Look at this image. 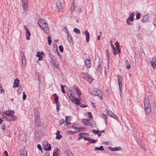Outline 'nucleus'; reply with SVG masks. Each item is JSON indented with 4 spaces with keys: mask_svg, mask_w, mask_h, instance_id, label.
<instances>
[{
    "mask_svg": "<svg viewBox=\"0 0 156 156\" xmlns=\"http://www.w3.org/2000/svg\"><path fill=\"white\" fill-rule=\"evenodd\" d=\"M38 24L45 33L48 34L49 33L48 24L45 20L43 19L39 20Z\"/></svg>",
    "mask_w": 156,
    "mask_h": 156,
    "instance_id": "obj_1",
    "label": "nucleus"
},
{
    "mask_svg": "<svg viewBox=\"0 0 156 156\" xmlns=\"http://www.w3.org/2000/svg\"><path fill=\"white\" fill-rule=\"evenodd\" d=\"M144 110L145 114H148L151 111V104L148 98H146L144 100Z\"/></svg>",
    "mask_w": 156,
    "mask_h": 156,
    "instance_id": "obj_2",
    "label": "nucleus"
},
{
    "mask_svg": "<svg viewBox=\"0 0 156 156\" xmlns=\"http://www.w3.org/2000/svg\"><path fill=\"white\" fill-rule=\"evenodd\" d=\"M43 145L44 149L45 151H49L51 150V147L50 144H48L47 141H44L43 142Z\"/></svg>",
    "mask_w": 156,
    "mask_h": 156,
    "instance_id": "obj_3",
    "label": "nucleus"
},
{
    "mask_svg": "<svg viewBox=\"0 0 156 156\" xmlns=\"http://www.w3.org/2000/svg\"><path fill=\"white\" fill-rule=\"evenodd\" d=\"M117 76L119 89L120 90V94L121 96L122 93V78L121 76L119 75H118Z\"/></svg>",
    "mask_w": 156,
    "mask_h": 156,
    "instance_id": "obj_4",
    "label": "nucleus"
},
{
    "mask_svg": "<svg viewBox=\"0 0 156 156\" xmlns=\"http://www.w3.org/2000/svg\"><path fill=\"white\" fill-rule=\"evenodd\" d=\"M134 15L133 12L132 13L130 14L129 17L126 20V23L128 25H133V23H130L129 21L133 22L134 21V18L133 16Z\"/></svg>",
    "mask_w": 156,
    "mask_h": 156,
    "instance_id": "obj_5",
    "label": "nucleus"
},
{
    "mask_svg": "<svg viewBox=\"0 0 156 156\" xmlns=\"http://www.w3.org/2000/svg\"><path fill=\"white\" fill-rule=\"evenodd\" d=\"M92 94L94 96H98L100 97V98H101V99H102V94L101 93V91L98 89L94 90H93L92 92Z\"/></svg>",
    "mask_w": 156,
    "mask_h": 156,
    "instance_id": "obj_6",
    "label": "nucleus"
},
{
    "mask_svg": "<svg viewBox=\"0 0 156 156\" xmlns=\"http://www.w3.org/2000/svg\"><path fill=\"white\" fill-rule=\"evenodd\" d=\"M23 9L24 10H26L28 7V0H23L22 1Z\"/></svg>",
    "mask_w": 156,
    "mask_h": 156,
    "instance_id": "obj_7",
    "label": "nucleus"
},
{
    "mask_svg": "<svg viewBox=\"0 0 156 156\" xmlns=\"http://www.w3.org/2000/svg\"><path fill=\"white\" fill-rule=\"evenodd\" d=\"M5 114L9 117H12L14 115V112L11 110H6L5 112Z\"/></svg>",
    "mask_w": 156,
    "mask_h": 156,
    "instance_id": "obj_8",
    "label": "nucleus"
},
{
    "mask_svg": "<svg viewBox=\"0 0 156 156\" xmlns=\"http://www.w3.org/2000/svg\"><path fill=\"white\" fill-rule=\"evenodd\" d=\"M21 53L22 64L23 66H24L25 67L26 65V62L24 56V54L23 52H22Z\"/></svg>",
    "mask_w": 156,
    "mask_h": 156,
    "instance_id": "obj_9",
    "label": "nucleus"
},
{
    "mask_svg": "<svg viewBox=\"0 0 156 156\" xmlns=\"http://www.w3.org/2000/svg\"><path fill=\"white\" fill-rule=\"evenodd\" d=\"M72 93L73 91L71 90H69L67 92V95L71 101L73 100V98H74V97L72 95Z\"/></svg>",
    "mask_w": 156,
    "mask_h": 156,
    "instance_id": "obj_10",
    "label": "nucleus"
},
{
    "mask_svg": "<svg viewBox=\"0 0 156 156\" xmlns=\"http://www.w3.org/2000/svg\"><path fill=\"white\" fill-rule=\"evenodd\" d=\"M34 118H37L40 117L39 111L36 108H34Z\"/></svg>",
    "mask_w": 156,
    "mask_h": 156,
    "instance_id": "obj_11",
    "label": "nucleus"
},
{
    "mask_svg": "<svg viewBox=\"0 0 156 156\" xmlns=\"http://www.w3.org/2000/svg\"><path fill=\"white\" fill-rule=\"evenodd\" d=\"M12 116H13V117L12 118H10L9 119H8L6 116L5 117L4 116H3L2 117V118H5V119L6 120L9 121H14L17 119V116H14L13 115Z\"/></svg>",
    "mask_w": 156,
    "mask_h": 156,
    "instance_id": "obj_12",
    "label": "nucleus"
},
{
    "mask_svg": "<svg viewBox=\"0 0 156 156\" xmlns=\"http://www.w3.org/2000/svg\"><path fill=\"white\" fill-rule=\"evenodd\" d=\"M35 125L37 126H39L41 123L40 117L35 118Z\"/></svg>",
    "mask_w": 156,
    "mask_h": 156,
    "instance_id": "obj_13",
    "label": "nucleus"
},
{
    "mask_svg": "<svg viewBox=\"0 0 156 156\" xmlns=\"http://www.w3.org/2000/svg\"><path fill=\"white\" fill-rule=\"evenodd\" d=\"M19 80L17 78H16L14 81V84L13 85V87L14 88L18 87H19Z\"/></svg>",
    "mask_w": 156,
    "mask_h": 156,
    "instance_id": "obj_14",
    "label": "nucleus"
},
{
    "mask_svg": "<svg viewBox=\"0 0 156 156\" xmlns=\"http://www.w3.org/2000/svg\"><path fill=\"white\" fill-rule=\"evenodd\" d=\"M85 64L87 68H89L90 67L91 64L90 60L89 59H87L84 61Z\"/></svg>",
    "mask_w": 156,
    "mask_h": 156,
    "instance_id": "obj_15",
    "label": "nucleus"
},
{
    "mask_svg": "<svg viewBox=\"0 0 156 156\" xmlns=\"http://www.w3.org/2000/svg\"><path fill=\"white\" fill-rule=\"evenodd\" d=\"M63 151L64 152L66 153L67 156H73V154L69 150H66L65 148H64Z\"/></svg>",
    "mask_w": 156,
    "mask_h": 156,
    "instance_id": "obj_16",
    "label": "nucleus"
},
{
    "mask_svg": "<svg viewBox=\"0 0 156 156\" xmlns=\"http://www.w3.org/2000/svg\"><path fill=\"white\" fill-rule=\"evenodd\" d=\"M151 64L153 68L156 69V58L152 59L151 61Z\"/></svg>",
    "mask_w": 156,
    "mask_h": 156,
    "instance_id": "obj_17",
    "label": "nucleus"
},
{
    "mask_svg": "<svg viewBox=\"0 0 156 156\" xmlns=\"http://www.w3.org/2000/svg\"><path fill=\"white\" fill-rule=\"evenodd\" d=\"M85 34L86 35V41L87 43H88L89 41L90 34L89 32L87 31H85Z\"/></svg>",
    "mask_w": 156,
    "mask_h": 156,
    "instance_id": "obj_18",
    "label": "nucleus"
},
{
    "mask_svg": "<svg viewBox=\"0 0 156 156\" xmlns=\"http://www.w3.org/2000/svg\"><path fill=\"white\" fill-rule=\"evenodd\" d=\"M56 6L57 9L59 12L62 7V2L60 1H58L56 3Z\"/></svg>",
    "mask_w": 156,
    "mask_h": 156,
    "instance_id": "obj_19",
    "label": "nucleus"
},
{
    "mask_svg": "<svg viewBox=\"0 0 156 156\" xmlns=\"http://www.w3.org/2000/svg\"><path fill=\"white\" fill-rule=\"evenodd\" d=\"M90 119H84L82 120V122L85 125H88L89 123V121H91Z\"/></svg>",
    "mask_w": 156,
    "mask_h": 156,
    "instance_id": "obj_20",
    "label": "nucleus"
},
{
    "mask_svg": "<svg viewBox=\"0 0 156 156\" xmlns=\"http://www.w3.org/2000/svg\"><path fill=\"white\" fill-rule=\"evenodd\" d=\"M73 102H74V101H75V104L76 105H79L80 103V102L78 98H73V100H71Z\"/></svg>",
    "mask_w": 156,
    "mask_h": 156,
    "instance_id": "obj_21",
    "label": "nucleus"
},
{
    "mask_svg": "<svg viewBox=\"0 0 156 156\" xmlns=\"http://www.w3.org/2000/svg\"><path fill=\"white\" fill-rule=\"evenodd\" d=\"M36 56L38 57V60L39 61H41L43 59V57L41 55V53L39 51L37 52V54L36 55Z\"/></svg>",
    "mask_w": 156,
    "mask_h": 156,
    "instance_id": "obj_22",
    "label": "nucleus"
},
{
    "mask_svg": "<svg viewBox=\"0 0 156 156\" xmlns=\"http://www.w3.org/2000/svg\"><path fill=\"white\" fill-rule=\"evenodd\" d=\"M75 9V4L74 1H73L70 9V11L72 12Z\"/></svg>",
    "mask_w": 156,
    "mask_h": 156,
    "instance_id": "obj_23",
    "label": "nucleus"
},
{
    "mask_svg": "<svg viewBox=\"0 0 156 156\" xmlns=\"http://www.w3.org/2000/svg\"><path fill=\"white\" fill-rule=\"evenodd\" d=\"M148 17L147 15H146L143 16L142 20V22H146L148 20Z\"/></svg>",
    "mask_w": 156,
    "mask_h": 156,
    "instance_id": "obj_24",
    "label": "nucleus"
},
{
    "mask_svg": "<svg viewBox=\"0 0 156 156\" xmlns=\"http://www.w3.org/2000/svg\"><path fill=\"white\" fill-rule=\"evenodd\" d=\"M81 74L83 78L85 79L87 78V77H88V76L89 75L87 73H81Z\"/></svg>",
    "mask_w": 156,
    "mask_h": 156,
    "instance_id": "obj_25",
    "label": "nucleus"
},
{
    "mask_svg": "<svg viewBox=\"0 0 156 156\" xmlns=\"http://www.w3.org/2000/svg\"><path fill=\"white\" fill-rule=\"evenodd\" d=\"M56 139L60 140L61 138L62 137V136L60 135V132L58 130H57V133H56Z\"/></svg>",
    "mask_w": 156,
    "mask_h": 156,
    "instance_id": "obj_26",
    "label": "nucleus"
},
{
    "mask_svg": "<svg viewBox=\"0 0 156 156\" xmlns=\"http://www.w3.org/2000/svg\"><path fill=\"white\" fill-rule=\"evenodd\" d=\"M110 150L111 151H118L121 150V148L120 147H110Z\"/></svg>",
    "mask_w": 156,
    "mask_h": 156,
    "instance_id": "obj_27",
    "label": "nucleus"
},
{
    "mask_svg": "<svg viewBox=\"0 0 156 156\" xmlns=\"http://www.w3.org/2000/svg\"><path fill=\"white\" fill-rule=\"evenodd\" d=\"M67 34L68 41L69 42H71L72 41V37L69 34L67 33Z\"/></svg>",
    "mask_w": 156,
    "mask_h": 156,
    "instance_id": "obj_28",
    "label": "nucleus"
},
{
    "mask_svg": "<svg viewBox=\"0 0 156 156\" xmlns=\"http://www.w3.org/2000/svg\"><path fill=\"white\" fill-rule=\"evenodd\" d=\"M26 38L27 40H29L30 39V38L29 37L30 36V33L29 31V30L28 31H26Z\"/></svg>",
    "mask_w": 156,
    "mask_h": 156,
    "instance_id": "obj_29",
    "label": "nucleus"
},
{
    "mask_svg": "<svg viewBox=\"0 0 156 156\" xmlns=\"http://www.w3.org/2000/svg\"><path fill=\"white\" fill-rule=\"evenodd\" d=\"M101 115L102 117L105 119V122L106 123L108 120L107 117V116L105 114L103 113H102L101 114Z\"/></svg>",
    "mask_w": 156,
    "mask_h": 156,
    "instance_id": "obj_30",
    "label": "nucleus"
},
{
    "mask_svg": "<svg viewBox=\"0 0 156 156\" xmlns=\"http://www.w3.org/2000/svg\"><path fill=\"white\" fill-rule=\"evenodd\" d=\"M94 149L96 150H99L100 151H104L105 149L102 146H100L99 147H96L94 148Z\"/></svg>",
    "mask_w": 156,
    "mask_h": 156,
    "instance_id": "obj_31",
    "label": "nucleus"
},
{
    "mask_svg": "<svg viewBox=\"0 0 156 156\" xmlns=\"http://www.w3.org/2000/svg\"><path fill=\"white\" fill-rule=\"evenodd\" d=\"M76 93L77 94V95L78 97H80V96L81 94V92L80 89L78 87H76Z\"/></svg>",
    "mask_w": 156,
    "mask_h": 156,
    "instance_id": "obj_32",
    "label": "nucleus"
},
{
    "mask_svg": "<svg viewBox=\"0 0 156 156\" xmlns=\"http://www.w3.org/2000/svg\"><path fill=\"white\" fill-rule=\"evenodd\" d=\"M86 79L90 83L92 82L93 80L89 75L88 76V77H87V78H86Z\"/></svg>",
    "mask_w": 156,
    "mask_h": 156,
    "instance_id": "obj_33",
    "label": "nucleus"
},
{
    "mask_svg": "<svg viewBox=\"0 0 156 156\" xmlns=\"http://www.w3.org/2000/svg\"><path fill=\"white\" fill-rule=\"evenodd\" d=\"M53 62V64L55 65V66L57 68H59V65L57 62L55 60H53L52 61Z\"/></svg>",
    "mask_w": 156,
    "mask_h": 156,
    "instance_id": "obj_34",
    "label": "nucleus"
},
{
    "mask_svg": "<svg viewBox=\"0 0 156 156\" xmlns=\"http://www.w3.org/2000/svg\"><path fill=\"white\" fill-rule=\"evenodd\" d=\"M27 152L25 151L21 152L20 154V156H27Z\"/></svg>",
    "mask_w": 156,
    "mask_h": 156,
    "instance_id": "obj_35",
    "label": "nucleus"
},
{
    "mask_svg": "<svg viewBox=\"0 0 156 156\" xmlns=\"http://www.w3.org/2000/svg\"><path fill=\"white\" fill-rule=\"evenodd\" d=\"M48 44L49 45H51V44L52 41H51V37L50 36H48Z\"/></svg>",
    "mask_w": 156,
    "mask_h": 156,
    "instance_id": "obj_36",
    "label": "nucleus"
},
{
    "mask_svg": "<svg viewBox=\"0 0 156 156\" xmlns=\"http://www.w3.org/2000/svg\"><path fill=\"white\" fill-rule=\"evenodd\" d=\"M73 31L76 34H80V30L77 28H75L73 29Z\"/></svg>",
    "mask_w": 156,
    "mask_h": 156,
    "instance_id": "obj_37",
    "label": "nucleus"
},
{
    "mask_svg": "<svg viewBox=\"0 0 156 156\" xmlns=\"http://www.w3.org/2000/svg\"><path fill=\"white\" fill-rule=\"evenodd\" d=\"M58 148H57L56 151H54L53 154V156H57L58 154Z\"/></svg>",
    "mask_w": 156,
    "mask_h": 156,
    "instance_id": "obj_38",
    "label": "nucleus"
},
{
    "mask_svg": "<svg viewBox=\"0 0 156 156\" xmlns=\"http://www.w3.org/2000/svg\"><path fill=\"white\" fill-rule=\"evenodd\" d=\"M107 113L110 117L112 116L114 114L110 110H109L107 112Z\"/></svg>",
    "mask_w": 156,
    "mask_h": 156,
    "instance_id": "obj_39",
    "label": "nucleus"
},
{
    "mask_svg": "<svg viewBox=\"0 0 156 156\" xmlns=\"http://www.w3.org/2000/svg\"><path fill=\"white\" fill-rule=\"evenodd\" d=\"M84 129H85L84 127H78L77 130H78L77 132H79L81 130H83Z\"/></svg>",
    "mask_w": 156,
    "mask_h": 156,
    "instance_id": "obj_40",
    "label": "nucleus"
},
{
    "mask_svg": "<svg viewBox=\"0 0 156 156\" xmlns=\"http://www.w3.org/2000/svg\"><path fill=\"white\" fill-rule=\"evenodd\" d=\"M100 132V131H98L95 129H93L92 130V133L95 134H98V133H99Z\"/></svg>",
    "mask_w": 156,
    "mask_h": 156,
    "instance_id": "obj_41",
    "label": "nucleus"
},
{
    "mask_svg": "<svg viewBox=\"0 0 156 156\" xmlns=\"http://www.w3.org/2000/svg\"><path fill=\"white\" fill-rule=\"evenodd\" d=\"M61 88L62 90V91L63 94H65L66 92L64 90V88L65 86H63L62 85H61Z\"/></svg>",
    "mask_w": 156,
    "mask_h": 156,
    "instance_id": "obj_42",
    "label": "nucleus"
},
{
    "mask_svg": "<svg viewBox=\"0 0 156 156\" xmlns=\"http://www.w3.org/2000/svg\"><path fill=\"white\" fill-rule=\"evenodd\" d=\"M59 48L60 51L61 52H62L63 51V48L62 45H60L59 46Z\"/></svg>",
    "mask_w": 156,
    "mask_h": 156,
    "instance_id": "obj_43",
    "label": "nucleus"
},
{
    "mask_svg": "<svg viewBox=\"0 0 156 156\" xmlns=\"http://www.w3.org/2000/svg\"><path fill=\"white\" fill-rule=\"evenodd\" d=\"M23 100H25V99H26V98L27 97V95L25 94V92H23Z\"/></svg>",
    "mask_w": 156,
    "mask_h": 156,
    "instance_id": "obj_44",
    "label": "nucleus"
},
{
    "mask_svg": "<svg viewBox=\"0 0 156 156\" xmlns=\"http://www.w3.org/2000/svg\"><path fill=\"white\" fill-rule=\"evenodd\" d=\"M72 128L74 129H76V130L77 129V128H78V126H77V124H73L72 126Z\"/></svg>",
    "mask_w": 156,
    "mask_h": 156,
    "instance_id": "obj_45",
    "label": "nucleus"
},
{
    "mask_svg": "<svg viewBox=\"0 0 156 156\" xmlns=\"http://www.w3.org/2000/svg\"><path fill=\"white\" fill-rule=\"evenodd\" d=\"M140 13H138L136 14V19L138 20L140 19Z\"/></svg>",
    "mask_w": 156,
    "mask_h": 156,
    "instance_id": "obj_46",
    "label": "nucleus"
},
{
    "mask_svg": "<svg viewBox=\"0 0 156 156\" xmlns=\"http://www.w3.org/2000/svg\"><path fill=\"white\" fill-rule=\"evenodd\" d=\"M87 115L88 117L90 119V118H93V117L91 115V112H87Z\"/></svg>",
    "mask_w": 156,
    "mask_h": 156,
    "instance_id": "obj_47",
    "label": "nucleus"
},
{
    "mask_svg": "<svg viewBox=\"0 0 156 156\" xmlns=\"http://www.w3.org/2000/svg\"><path fill=\"white\" fill-rule=\"evenodd\" d=\"M101 69V64H99L98 65V66H97V69L99 71H100Z\"/></svg>",
    "mask_w": 156,
    "mask_h": 156,
    "instance_id": "obj_48",
    "label": "nucleus"
},
{
    "mask_svg": "<svg viewBox=\"0 0 156 156\" xmlns=\"http://www.w3.org/2000/svg\"><path fill=\"white\" fill-rule=\"evenodd\" d=\"M65 122V120L63 119H61L60 120L59 122L61 125H62Z\"/></svg>",
    "mask_w": 156,
    "mask_h": 156,
    "instance_id": "obj_49",
    "label": "nucleus"
},
{
    "mask_svg": "<svg viewBox=\"0 0 156 156\" xmlns=\"http://www.w3.org/2000/svg\"><path fill=\"white\" fill-rule=\"evenodd\" d=\"M69 116H67L66 117V123L67 124L66 125H68L69 124H70V122H67V119L68 118Z\"/></svg>",
    "mask_w": 156,
    "mask_h": 156,
    "instance_id": "obj_50",
    "label": "nucleus"
},
{
    "mask_svg": "<svg viewBox=\"0 0 156 156\" xmlns=\"http://www.w3.org/2000/svg\"><path fill=\"white\" fill-rule=\"evenodd\" d=\"M111 117L113 118L114 119H116L117 120L118 122L119 121V119L116 116V115L115 114H114Z\"/></svg>",
    "mask_w": 156,
    "mask_h": 156,
    "instance_id": "obj_51",
    "label": "nucleus"
},
{
    "mask_svg": "<svg viewBox=\"0 0 156 156\" xmlns=\"http://www.w3.org/2000/svg\"><path fill=\"white\" fill-rule=\"evenodd\" d=\"M106 53H107L108 58L109 59V57L110 55V52L109 51V49H108L106 50Z\"/></svg>",
    "mask_w": 156,
    "mask_h": 156,
    "instance_id": "obj_52",
    "label": "nucleus"
},
{
    "mask_svg": "<svg viewBox=\"0 0 156 156\" xmlns=\"http://www.w3.org/2000/svg\"><path fill=\"white\" fill-rule=\"evenodd\" d=\"M112 51L113 52V54L114 55H115L117 54V52H116V48L114 49H112Z\"/></svg>",
    "mask_w": 156,
    "mask_h": 156,
    "instance_id": "obj_53",
    "label": "nucleus"
},
{
    "mask_svg": "<svg viewBox=\"0 0 156 156\" xmlns=\"http://www.w3.org/2000/svg\"><path fill=\"white\" fill-rule=\"evenodd\" d=\"M76 131H68V133L69 134L71 133V134H76Z\"/></svg>",
    "mask_w": 156,
    "mask_h": 156,
    "instance_id": "obj_54",
    "label": "nucleus"
},
{
    "mask_svg": "<svg viewBox=\"0 0 156 156\" xmlns=\"http://www.w3.org/2000/svg\"><path fill=\"white\" fill-rule=\"evenodd\" d=\"M37 147L39 149V150L42 151V148L41 146L39 144H38L37 145Z\"/></svg>",
    "mask_w": 156,
    "mask_h": 156,
    "instance_id": "obj_55",
    "label": "nucleus"
},
{
    "mask_svg": "<svg viewBox=\"0 0 156 156\" xmlns=\"http://www.w3.org/2000/svg\"><path fill=\"white\" fill-rule=\"evenodd\" d=\"M83 139L85 140L90 141V139L89 137L86 138V137L83 136Z\"/></svg>",
    "mask_w": 156,
    "mask_h": 156,
    "instance_id": "obj_56",
    "label": "nucleus"
},
{
    "mask_svg": "<svg viewBox=\"0 0 156 156\" xmlns=\"http://www.w3.org/2000/svg\"><path fill=\"white\" fill-rule=\"evenodd\" d=\"M115 45L116 46V47L117 48V49H118L119 47V44L118 42V41H116L115 42Z\"/></svg>",
    "mask_w": 156,
    "mask_h": 156,
    "instance_id": "obj_57",
    "label": "nucleus"
},
{
    "mask_svg": "<svg viewBox=\"0 0 156 156\" xmlns=\"http://www.w3.org/2000/svg\"><path fill=\"white\" fill-rule=\"evenodd\" d=\"M56 110L58 112L60 110V105H56Z\"/></svg>",
    "mask_w": 156,
    "mask_h": 156,
    "instance_id": "obj_58",
    "label": "nucleus"
},
{
    "mask_svg": "<svg viewBox=\"0 0 156 156\" xmlns=\"http://www.w3.org/2000/svg\"><path fill=\"white\" fill-rule=\"evenodd\" d=\"M90 141H91V143L93 144L95 143L96 142V141L95 140H92V139H90Z\"/></svg>",
    "mask_w": 156,
    "mask_h": 156,
    "instance_id": "obj_59",
    "label": "nucleus"
},
{
    "mask_svg": "<svg viewBox=\"0 0 156 156\" xmlns=\"http://www.w3.org/2000/svg\"><path fill=\"white\" fill-rule=\"evenodd\" d=\"M24 28L26 31H28V30H29L28 28L26 26H24Z\"/></svg>",
    "mask_w": 156,
    "mask_h": 156,
    "instance_id": "obj_60",
    "label": "nucleus"
},
{
    "mask_svg": "<svg viewBox=\"0 0 156 156\" xmlns=\"http://www.w3.org/2000/svg\"><path fill=\"white\" fill-rule=\"evenodd\" d=\"M44 156H49V152H47L44 155Z\"/></svg>",
    "mask_w": 156,
    "mask_h": 156,
    "instance_id": "obj_61",
    "label": "nucleus"
},
{
    "mask_svg": "<svg viewBox=\"0 0 156 156\" xmlns=\"http://www.w3.org/2000/svg\"><path fill=\"white\" fill-rule=\"evenodd\" d=\"M131 67V66L129 65H127L126 66V68L128 69H130V68Z\"/></svg>",
    "mask_w": 156,
    "mask_h": 156,
    "instance_id": "obj_62",
    "label": "nucleus"
},
{
    "mask_svg": "<svg viewBox=\"0 0 156 156\" xmlns=\"http://www.w3.org/2000/svg\"><path fill=\"white\" fill-rule=\"evenodd\" d=\"M58 96L55 97V102H56V101H58Z\"/></svg>",
    "mask_w": 156,
    "mask_h": 156,
    "instance_id": "obj_63",
    "label": "nucleus"
},
{
    "mask_svg": "<svg viewBox=\"0 0 156 156\" xmlns=\"http://www.w3.org/2000/svg\"><path fill=\"white\" fill-rule=\"evenodd\" d=\"M153 24L154 26H155L156 25V20H155V19H154V20L153 22Z\"/></svg>",
    "mask_w": 156,
    "mask_h": 156,
    "instance_id": "obj_64",
    "label": "nucleus"
}]
</instances>
